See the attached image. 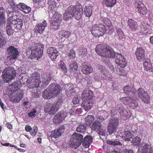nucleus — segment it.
<instances>
[{
	"label": "nucleus",
	"instance_id": "obj_42",
	"mask_svg": "<svg viewBox=\"0 0 153 153\" xmlns=\"http://www.w3.org/2000/svg\"><path fill=\"white\" fill-rule=\"evenodd\" d=\"M85 15L87 17H89L92 14V9L91 7H86L84 9Z\"/></svg>",
	"mask_w": 153,
	"mask_h": 153
},
{
	"label": "nucleus",
	"instance_id": "obj_62",
	"mask_svg": "<svg viewBox=\"0 0 153 153\" xmlns=\"http://www.w3.org/2000/svg\"><path fill=\"white\" fill-rule=\"evenodd\" d=\"M37 128L36 126H34L32 131L30 132L31 135L33 136H34L36 134L37 131Z\"/></svg>",
	"mask_w": 153,
	"mask_h": 153
},
{
	"label": "nucleus",
	"instance_id": "obj_33",
	"mask_svg": "<svg viewBox=\"0 0 153 153\" xmlns=\"http://www.w3.org/2000/svg\"><path fill=\"white\" fill-rule=\"evenodd\" d=\"M5 12L3 7L0 8V25L3 26L6 23V18L4 14Z\"/></svg>",
	"mask_w": 153,
	"mask_h": 153
},
{
	"label": "nucleus",
	"instance_id": "obj_3",
	"mask_svg": "<svg viewBox=\"0 0 153 153\" xmlns=\"http://www.w3.org/2000/svg\"><path fill=\"white\" fill-rule=\"evenodd\" d=\"M51 77V75L49 74H43L41 76L38 73L33 74L31 82L34 83V86H33L32 88L38 87L40 84L42 87L45 88L50 82Z\"/></svg>",
	"mask_w": 153,
	"mask_h": 153
},
{
	"label": "nucleus",
	"instance_id": "obj_64",
	"mask_svg": "<svg viewBox=\"0 0 153 153\" xmlns=\"http://www.w3.org/2000/svg\"><path fill=\"white\" fill-rule=\"evenodd\" d=\"M76 110L74 108H72L69 111V113L72 115H74L76 114Z\"/></svg>",
	"mask_w": 153,
	"mask_h": 153
},
{
	"label": "nucleus",
	"instance_id": "obj_47",
	"mask_svg": "<svg viewBox=\"0 0 153 153\" xmlns=\"http://www.w3.org/2000/svg\"><path fill=\"white\" fill-rule=\"evenodd\" d=\"M59 68H61L64 72H67V68L66 67L65 64L63 61H60L59 63Z\"/></svg>",
	"mask_w": 153,
	"mask_h": 153
},
{
	"label": "nucleus",
	"instance_id": "obj_50",
	"mask_svg": "<svg viewBox=\"0 0 153 153\" xmlns=\"http://www.w3.org/2000/svg\"><path fill=\"white\" fill-rule=\"evenodd\" d=\"M87 50L85 48L80 49L79 51V56L82 57L87 54Z\"/></svg>",
	"mask_w": 153,
	"mask_h": 153
},
{
	"label": "nucleus",
	"instance_id": "obj_32",
	"mask_svg": "<svg viewBox=\"0 0 153 153\" xmlns=\"http://www.w3.org/2000/svg\"><path fill=\"white\" fill-rule=\"evenodd\" d=\"M92 141V137L90 136H87L84 139L82 145L85 148H88L89 146Z\"/></svg>",
	"mask_w": 153,
	"mask_h": 153
},
{
	"label": "nucleus",
	"instance_id": "obj_63",
	"mask_svg": "<svg viewBox=\"0 0 153 153\" xmlns=\"http://www.w3.org/2000/svg\"><path fill=\"white\" fill-rule=\"evenodd\" d=\"M59 48H62V51H65L67 48V45L63 44L62 43H59Z\"/></svg>",
	"mask_w": 153,
	"mask_h": 153
},
{
	"label": "nucleus",
	"instance_id": "obj_54",
	"mask_svg": "<svg viewBox=\"0 0 153 153\" xmlns=\"http://www.w3.org/2000/svg\"><path fill=\"white\" fill-rule=\"evenodd\" d=\"M142 4H143L142 3V2L140 1L137 0L135 1L134 5L136 8L138 10V9H140L142 7Z\"/></svg>",
	"mask_w": 153,
	"mask_h": 153
},
{
	"label": "nucleus",
	"instance_id": "obj_5",
	"mask_svg": "<svg viewBox=\"0 0 153 153\" xmlns=\"http://www.w3.org/2000/svg\"><path fill=\"white\" fill-rule=\"evenodd\" d=\"M6 11L8 17L7 22L11 23L13 27L17 30L21 29L23 25L22 19L20 18L19 16L13 15V9L9 8L7 9Z\"/></svg>",
	"mask_w": 153,
	"mask_h": 153
},
{
	"label": "nucleus",
	"instance_id": "obj_46",
	"mask_svg": "<svg viewBox=\"0 0 153 153\" xmlns=\"http://www.w3.org/2000/svg\"><path fill=\"white\" fill-rule=\"evenodd\" d=\"M142 7L140 9H138V10L139 13L143 15H145L147 13L146 8L145 7L143 4H142Z\"/></svg>",
	"mask_w": 153,
	"mask_h": 153
},
{
	"label": "nucleus",
	"instance_id": "obj_36",
	"mask_svg": "<svg viewBox=\"0 0 153 153\" xmlns=\"http://www.w3.org/2000/svg\"><path fill=\"white\" fill-rule=\"evenodd\" d=\"M145 70L147 71H152L153 68L149 59H145L143 64Z\"/></svg>",
	"mask_w": 153,
	"mask_h": 153
},
{
	"label": "nucleus",
	"instance_id": "obj_12",
	"mask_svg": "<svg viewBox=\"0 0 153 153\" xmlns=\"http://www.w3.org/2000/svg\"><path fill=\"white\" fill-rule=\"evenodd\" d=\"M118 113H119L118 115H120L121 119L123 120H126L129 118L131 115L130 112L128 113L122 106L119 107L117 111L115 110V108L114 107L112 108L111 110V116H114Z\"/></svg>",
	"mask_w": 153,
	"mask_h": 153
},
{
	"label": "nucleus",
	"instance_id": "obj_28",
	"mask_svg": "<svg viewBox=\"0 0 153 153\" xmlns=\"http://www.w3.org/2000/svg\"><path fill=\"white\" fill-rule=\"evenodd\" d=\"M120 136L126 141H129L134 136L132 135L129 131H125L124 132H120Z\"/></svg>",
	"mask_w": 153,
	"mask_h": 153
},
{
	"label": "nucleus",
	"instance_id": "obj_45",
	"mask_svg": "<svg viewBox=\"0 0 153 153\" xmlns=\"http://www.w3.org/2000/svg\"><path fill=\"white\" fill-rule=\"evenodd\" d=\"M144 94V96L141 97V99L145 103H148L150 101L149 96L147 93H145Z\"/></svg>",
	"mask_w": 153,
	"mask_h": 153
},
{
	"label": "nucleus",
	"instance_id": "obj_49",
	"mask_svg": "<svg viewBox=\"0 0 153 153\" xmlns=\"http://www.w3.org/2000/svg\"><path fill=\"white\" fill-rule=\"evenodd\" d=\"M76 130L78 132H84L85 130V128L83 124H80L78 126L76 129Z\"/></svg>",
	"mask_w": 153,
	"mask_h": 153
},
{
	"label": "nucleus",
	"instance_id": "obj_39",
	"mask_svg": "<svg viewBox=\"0 0 153 153\" xmlns=\"http://www.w3.org/2000/svg\"><path fill=\"white\" fill-rule=\"evenodd\" d=\"M128 24L130 27L133 30H136L137 28V23L132 19H129Z\"/></svg>",
	"mask_w": 153,
	"mask_h": 153
},
{
	"label": "nucleus",
	"instance_id": "obj_8",
	"mask_svg": "<svg viewBox=\"0 0 153 153\" xmlns=\"http://www.w3.org/2000/svg\"><path fill=\"white\" fill-rule=\"evenodd\" d=\"M60 91L61 87L59 85L55 83L51 84L48 88L44 91L43 97L45 99H51L58 95Z\"/></svg>",
	"mask_w": 153,
	"mask_h": 153
},
{
	"label": "nucleus",
	"instance_id": "obj_1",
	"mask_svg": "<svg viewBox=\"0 0 153 153\" xmlns=\"http://www.w3.org/2000/svg\"><path fill=\"white\" fill-rule=\"evenodd\" d=\"M103 21L102 23L95 24L92 27L91 33L94 36H101L107 32L109 35L113 33V26L110 20L105 18Z\"/></svg>",
	"mask_w": 153,
	"mask_h": 153
},
{
	"label": "nucleus",
	"instance_id": "obj_21",
	"mask_svg": "<svg viewBox=\"0 0 153 153\" xmlns=\"http://www.w3.org/2000/svg\"><path fill=\"white\" fill-rule=\"evenodd\" d=\"M49 56L51 59L55 60L58 56L59 53L56 49L53 47H50L47 49Z\"/></svg>",
	"mask_w": 153,
	"mask_h": 153
},
{
	"label": "nucleus",
	"instance_id": "obj_61",
	"mask_svg": "<svg viewBox=\"0 0 153 153\" xmlns=\"http://www.w3.org/2000/svg\"><path fill=\"white\" fill-rule=\"evenodd\" d=\"M36 112V110L33 109L30 113H28V115L31 118H34L35 115V113Z\"/></svg>",
	"mask_w": 153,
	"mask_h": 153
},
{
	"label": "nucleus",
	"instance_id": "obj_22",
	"mask_svg": "<svg viewBox=\"0 0 153 153\" xmlns=\"http://www.w3.org/2000/svg\"><path fill=\"white\" fill-rule=\"evenodd\" d=\"M137 60L141 61L145 58V50L142 48L140 47L137 49L135 53Z\"/></svg>",
	"mask_w": 153,
	"mask_h": 153
},
{
	"label": "nucleus",
	"instance_id": "obj_44",
	"mask_svg": "<svg viewBox=\"0 0 153 153\" xmlns=\"http://www.w3.org/2000/svg\"><path fill=\"white\" fill-rule=\"evenodd\" d=\"M10 85H11L13 89H14L17 90L21 87V83L20 81H16L11 84Z\"/></svg>",
	"mask_w": 153,
	"mask_h": 153
},
{
	"label": "nucleus",
	"instance_id": "obj_9",
	"mask_svg": "<svg viewBox=\"0 0 153 153\" xmlns=\"http://www.w3.org/2000/svg\"><path fill=\"white\" fill-rule=\"evenodd\" d=\"M20 73L19 70H16L13 68L7 67L2 72V78L5 82H8L14 78Z\"/></svg>",
	"mask_w": 153,
	"mask_h": 153
},
{
	"label": "nucleus",
	"instance_id": "obj_59",
	"mask_svg": "<svg viewBox=\"0 0 153 153\" xmlns=\"http://www.w3.org/2000/svg\"><path fill=\"white\" fill-rule=\"evenodd\" d=\"M97 132L100 135L104 136L105 135L106 131L105 129H102L101 128L100 130H97Z\"/></svg>",
	"mask_w": 153,
	"mask_h": 153
},
{
	"label": "nucleus",
	"instance_id": "obj_25",
	"mask_svg": "<svg viewBox=\"0 0 153 153\" xmlns=\"http://www.w3.org/2000/svg\"><path fill=\"white\" fill-rule=\"evenodd\" d=\"M117 57L116 59V63L121 68H124L126 65V63L125 61L124 57L121 54L117 53Z\"/></svg>",
	"mask_w": 153,
	"mask_h": 153
},
{
	"label": "nucleus",
	"instance_id": "obj_29",
	"mask_svg": "<svg viewBox=\"0 0 153 153\" xmlns=\"http://www.w3.org/2000/svg\"><path fill=\"white\" fill-rule=\"evenodd\" d=\"M82 72L84 74H89L93 71V69L89 65L82 64L81 66Z\"/></svg>",
	"mask_w": 153,
	"mask_h": 153
},
{
	"label": "nucleus",
	"instance_id": "obj_6",
	"mask_svg": "<svg viewBox=\"0 0 153 153\" xmlns=\"http://www.w3.org/2000/svg\"><path fill=\"white\" fill-rule=\"evenodd\" d=\"M93 91L88 89H85L82 93V97L83 101L82 105L84 107L86 111H89L93 104Z\"/></svg>",
	"mask_w": 153,
	"mask_h": 153
},
{
	"label": "nucleus",
	"instance_id": "obj_52",
	"mask_svg": "<svg viewBox=\"0 0 153 153\" xmlns=\"http://www.w3.org/2000/svg\"><path fill=\"white\" fill-rule=\"evenodd\" d=\"M66 92L67 94L70 95H74L75 93V90L71 86L69 87L68 89L67 90Z\"/></svg>",
	"mask_w": 153,
	"mask_h": 153
},
{
	"label": "nucleus",
	"instance_id": "obj_7",
	"mask_svg": "<svg viewBox=\"0 0 153 153\" xmlns=\"http://www.w3.org/2000/svg\"><path fill=\"white\" fill-rule=\"evenodd\" d=\"M43 53L42 46L34 44L30 48L27 50L26 54L28 58L31 59H34L37 57L38 59L42 57Z\"/></svg>",
	"mask_w": 153,
	"mask_h": 153
},
{
	"label": "nucleus",
	"instance_id": "obj_31",
	"mask_svg": "<svg viewBox=\"0 0 153 153\" xmlns=\"http://www.w3.org/2000/svg\"><path fill=\"white\" fill-rule=\"evenodd\" d=\"M98 115L97 117V119L102 121L105 118L108 117L109 115V114L105 111H102L98 113Z\"/></svg>",
	"mask_w": 153,
	"mask_h": 153
},
{
	"label": "nucleus",
	"instance_id": "obj_17",
	"mask_svg": "<svg viewBox=\"0 0 153 153\" xmlns=\"http://www.w3.org/2000/svg\"><path fill=\"white\" fill-rule=\"evenodd\" d=\"M139 149L141 153H153V147L149 143H143Z\"/></svg>",
	"mask_w": 153,
	"mask_h": 153
},
{
	"label": "nucleus",
	"instance_id": "obj_30",
	"mask_svg": "<svg viewBox=\"0 0 153 153\" xmlns=\"http://www.w3.org/2000/svg\"><path fill=\"white\" fill-rule=\"evenodd\" d=\"M101 122L99 120H97L96 118V120L90 125V128L93 130H96L97 129V130H100L101 128Z\"/></svg>",
	"mask_w": 153,
	"mask_h": 153
},
{
	"label": "nucleus",
	"instance_id": "obj_41",
	"mask_svg": "<svg viewBox=\"0 0 153 153\" xmlns=\"http://www.w3.org/2000/svg\"><path fill=\"white\" fill-rule=\"evenodd\" d=\"M66 57L70 59H73L75 57V52L73 50H71L67 51Z\"/></svg>",
	"mask_w": 153,
	"mask_h": 153
},
{
	"label": "nucleus",
	"instance_id": "obj_16",
	"mask_svg": "<svg viewBox=\"0 0 153 153\" xmlns=\"http://www.w3.org/2000/svg\"><path fill=\"white\" fill-rule=\"evenodd\" d=\"M7 52L8 53V58L10 60L16 59L19 53L17 49L13 46L9 47L7 49Z\"/></svg>",
	"mask_w": 153,
	"mask_h": 153
},
{
	"label": "nucleus",
	"instance_id": "obj_58",
	"mask_svg": "<svg viewBox=\"0 0 153 153\" xmlns=\"http://www.w3.org/2000/svg\"><path fill=\"white\" fill-rule=\"evenodd\" d=\"M80 101V98L78 97H75L73 98L72 100V102L73 104L75 105H76Z\"/></svg>",
	"mask_w": 153,
	"mask_h": 153
},
{
	"label": "nucleus",
	"instance_id": "obj_2",
	"mask_svg": "<svg viewBox=\"0 0 153 153\" xmlns=\"http://www.w3.org/2000/svg\"><path fill=\"white\" fill-rule=\"evenodd\" d=\"M96 51L102 56V61L105 63L109 62V58H113L116 55L115 53L110 47L102 44L97 45Z\"/></svg>",
	"mask_w": 153,
	"mask_h": 153
},
{
	"label": "nucleus",
	"instance_id": "obj_56",
	"mask_svg": "<svg viewBox=\"0 0 153 153\" xmlns=\"http://www.w3.org/2000/svg\"><path fill=\"white\" fill-rule=\"evenodd\" d=\"M107 143L108 144L111 145H113L114 146L118 145H120L121 143L119 142H117V141H111L109 140H108L107 141Z\"/></svg>",
	"mask_w": 153,
	"mask_h": 153
},
{
	"label": "nucleus",
	"instance_id": "obj_43",
	"mask_svg": "<svg viewBox=\"0 0 153 153\" xmlns=\"http://www.w3.org/2000/svg\"><path fill=\"white\" fill-rule=\"evenodd\" d=\"M70 70L73 72H74L76 71L78 68V66L76 62H71L69 66Z\"/></svg>",
	"mask_w": 153,
	"mask_h": 153
},
{
	"label": "nucleus",
	"instance_id": "obj_24",
	"mask_svg": "<svg viewBox=\"0 0 153 153\" xmlns=\"http://www.w3.org/2000/svg\"><path fill=\"white\" fill-rule=\"evenodd\" d=\"M64 131V128L61 126L58 129H56L51 132L50 135L51 138H56L60 137Z\"/></svg>",
	"mask_w": 153,
	"mask_h": 153
},
{
	"label": "nucleus",
	"instance_id": "obj_15",
	"mask_svg": "<svg viewBox=\"0 0 153 153\" xmlns=\"http://www.w3.org/2000/svg\"><path fill=\"white\" fill-rule=\"evenodd\" d=\"M23 92L22 90H19L13 92L10 95V101L13 102H18L23 97Z\"/></svg>",
	"mask_w": 153,
	"mask_h": 153
},
{
	"label": "nucleus",
	"instance_id": "obj_10",
	"mask_svg": "<svg viewBox=\"0 0 153 153\" xmlns=\"http://www.w3.org/2000/svg\"><path fill=\"white\" fill-rule=\"evenodd\" d=\"M62 103L61 100L58 99L53 103H47L45 107V111L50 115H53L59 109Z\"/></svg>",
	"mask_w": 153,
	"mask_h": 153
},
{
	"label": "nucleus",
	"instance_id": "obj_14",
	"mask_svg": "<svg viewBox=\"0 0 153 153\" xmlns=\"http://www.w3.org/2000/svg\"><path fill=\"white\" fill-rule=\"evenodd\" d=\"M118 123V120L117 118H114L110 120L108 128L109 134L112 135H113V134H115Z\"/></svg>",
	"mask_w": 153,
	"mask_h": 153
},
{
	"label": "nucleus",
	"instance_id": "obj_27",
	"mask_svg": "<svg viewBox=\"0 0 153 153\" xmlns=\"http://www.w3.org/2000/svg\"><path fill=\"white\" fill-rule=\"evenodd\" d=\"M58 35L59 42H62L64 41L65 38H68L71 35V33L67 31L62 30L59 32Z\"/></svg>",
	"mask_w": 153,
	"mask_h": 153
},
{
	"label": "nucleus",
	"instance_id": "obj_48",
	"mask_svg": "<svg viewBox=\"0 0 153 153\" xmlns=\"http://www.w3.org/2000/svg\"><path fill=\"white\" fill-rule=\"evenodd\" d=\"M117 32L118 36L119 37V39H122L125 37V36L124 35L123 31L120 29H117Z\"/></svg>",
	"mask_w": 153,
	"mask_h": 153
},
{
	"label": "nucleus",
	"instance_id": "obj_37",
	"mask_svg": "<svg viewBox=\"0 0 153 153\" xmlns=\"http://www.w3.org/2000/svg\"><path fill=\"white\" fill-rule=\"evenodd\" d=\"M116 0H103V5L108 7H113L115 4Z\"/></svg>",
	"mask_w": 153,
	"mask_h": 153
},
{
	"label": "nucleus",
	"instance_id": "obj_4",
	"mask_svg": "<svg viewBox=\"0 0 153 153\" xmlns=\"http://www.w3.org/2000/svg\"><path fill=\"white\" fill-rule=\"evenodd\" d=\"M83 10L81 6H74L71 5L68 7L64 14L63 19L65 21L74 17L78 20L82 17Z\"/></svg>",
	"mask_w": 153,
	"mask_h": 153
},
{
	"label": "nucleus",
	"instance_id": "obj_60",
	"mask_svg": "<svg viewBox=\"0 0 153 153\" xmlns=\"http://www.w3.org/2000/svg\"><path fill=\"white\" fill-rule=\"evenodd\" d=\"M117 74L119 75L124 76L126 74V72L123 69H119L117 70Z\"/></svg>",
	"mask_w": 153,
	"mask_h": 153
},
{
	"label": "nucleus",
	"instance_id": "obj_23",
	"mask_svg": "<svg viewBox=\"0 0 153 153\" xmlns=\"http://www.w3.org/2000/svg\"><path fill=\"white\" fill-rule=\"evenodd\" d=\"M65 114L64 113H57L53 117V122L56 124L60 123L65 117Z\"/></svg>",
	"mask_w": 153,
	"mask_h": 153
},
{
	"label": "nucleus",
	"instance_id": "obj_20",
	"mask_svg": "<svg viewBox=\"0 0 153 153\" xmlns=\"http://www.w3.org/2000/svg\"><path fill=\"white\" fill-rule=\"evenodd\" d=\"M48 4L49 16H52L53 13L55 11L56 9V3L54 0H49L48 1Z\"/></svg>",
	"mask_w": 153,
	"mask_h": 153
},
{
	"label": "nucleus",
	"instance_id": "obj_26",
	"mask_svg": "<svg viewBox=\"0 0 153 153\" xmlns=\"http://www.w3.org/2000/svg\"><path fill=\"white\" fill-rule=\"evenodd\" d=\"M17 6L18 9L25 13H28L31 11V8L23 3H20L17 5Z\"/></svg>",
	"mask_w": 153,
	"mask_h": 153
},
{
	"label": "nucleus",
	"instance_id": "obj_34",
	"mask_svg": "<svg viewBox=\"0 0 153 153\" xmlns=\"http://www.w3.org/2000/svg\"><path fill=\"white\" fill-rule=\"evenodd\" d=\"M141 25L144 28L145 32L144 33L147 34H150L152 33V28L151 26L147 23L146 22H143L141 23Z\"/></svg>",
	"mask_w": 153,
	"mask_h": 153
},
{
	"label": "nucleus",
	"instance_id": "obj_35",
	"mask_svg": "<svg viewBox=\"0 0 153 153\" xmlns=\"http://www.w3.org/2000/svg\"><path fill=\"white\" fill-rule=\"evenodd\" d=\"M109 69L111 70L110 72H108V71L107 70L105 67H102V72L103 74L107 77H108V75L112 74L114 71V67L111 65H109ZM108 77H109V76H108Z\"/></svg>",
	"mask_w": 153,
	"mask_h": 153
},
{
	"label": "nucleus",
	"instance_id": "obj_38",
	"mask_svg": "<svg viewBox=\"0 0 153 153\" xmlns=\"http://www.w3.org/2000/svg\"><path fill=\"white\" fill-rule=\"evenodd\" d=\"M134 88L133 87H129V86H126L124 87V92L127 94L128 95H134Z\"/></svg>",
	"mask_w": 153,
	"mask_h": 153
},
{
	"label": "nucleus",
	"instance_id": "obj_40",
	"mask_svg": "<svg viewBox=\"0 0 153 153\" xmlns=\"http://www.w3.org/2000/svg\"><path fill=\"white\" fill-rule=\"evenodd\" d=\"M13 27L10 23L8 22L7 24V32L8 35L12 34L13 33Z\"/></svg>",
	"mask_w": 153,
	"mask_h": 153
},
{
	"label": "nucleus",
	"instance_id": "obj_57",
	"mask_svg": "<svg viewBox=\"0 0 153 153\" xmlns=\"http://www.w3.org/2000/svg\"><path fill=\"white\" fill-rule=\"evenodd\" d=\"M140 141L139 137H136L132 140V142L135 145H137L140 143Z\"/></svg>",
	"mask_w": 153,
	"mask_h": 153
},
{
	"label": "nucleus",
	"instance_id": "obj_11",
	"mask_svg": "<svg viewBox=\"0 0 153 153\" xmlns=\"http://www.w3.org/2000/svg\"><path fill=\"white\" fill-rule=\"evenodd\" d=\"M83 137L82 134L74 133L71 136L70 147L75 149H77L81 144Z\"/></svg>",
	"mask_w": 153,
	"mask_h": 153
},
{
	"label": "nucleus",
	"instance_id": "obj_55",
	"mask_svg": "<svg viewBox=\"0 0 153 153\" xmlns=\"http://www.w3.org/2000/svg\"><path fill=\"white\" fill-rule=\"evenodd\" d=\"M4 44V38L0 31V48L3 46Z\"/></svg>",
	"mask_w": 153,
	"mask_h": 153
},
{
	"label": "nucleus",
	"instance_id": "obj_19",
	"mask_svg": "<svg viewBox=\"0 0 153 153\" xmlns=\"http://www.w3.org/2000/svg\"><path fill=\"white\" fill-rule=\"evenodd\" d=\"M47 25V22L44 21L41 23L37 24L36 25L34 30L35 33H42L44 31Z\"/></svg>",
	"mask_w": 153,
	"mask_h": 153
},
{
	"label": "nucleus",
	"instance_id": "obj_51",
	"mask_svg": "<svg viewBox=\"0 0 153 153\" xmlns=\"http://www.w3.org/2000/svg\"><path fill=\"white\" fill-rule=\"evenodd\" d=\"M94 120V117L92 115H89L85 118V121L88 123L89 125H91L92 122Z\"/></svg>",
	"mask_w": 153,
	"mask_h": 153
},
{
	"label": "nucleus",
	"instance_id": "obj_53",
	"mask_svg": "<svg viewBox=\"0 0 153 153\" xmlns=\"http://www.w3.org/2000/svg\"><path fill=\"white\" fill-rule=\"evenodd\" d=\"M145 93H146L145 92V91L143 90V89L141 88H139L137 91V94L139 96V97L141 98V97H142L143 96H144V94Z\"/></svg>",
	"mask_w": 153,
	"mask_h": 153
},
{
	"label": "nucleus",
	"instance_id": "obj_18",
	"mask_svg": "<svg viewBox=\"0 0 153 153\" xmlns=\"http://www.w3.org/2000/svg\"><path fill=\"white\" fill-rule=\"evenodd\" d=\"M120 100L124 104L130 105L134 108H136L138 106L137 101L133 99H131L129 97H123Z\"/></svg>",
	"mask_w": 153,
	"mask_h": 153
},
{
	"label": "nucleus",
	"instance_id": "obj_13",
	"mask_svg": "<svg viewBox=\"0 0 153 153\" xmlns=\"http://www.w3.org/2000/svg\"><path fill=\"white\" fill-rule=\"evenodd\" d=\"M53 14L51 16H52L51 20V28L54 30H57L60 25L62 21V15L57 12H56L54 15Z\"/></svg>",
	"mask_w": 153,
	"mask_h": 153
}]
</instances>
